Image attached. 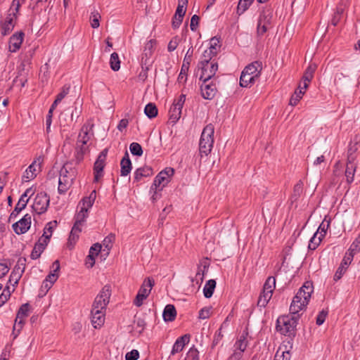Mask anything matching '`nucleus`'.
<instances>
[{
	"label": "nucleus",
	"mask_w": 360,
	"mask_h": 360,
	"mask_svg": "<svg viewBox=\"0 0 360 360\" xmlns=\"http://www.w3.org/2000/svg\"><path fill=\"white\" fill-rule=\"evenodd\" d=\"M316 69V64H310L307 70H305L302 79L304 80V89H306L309 85V83L311 80L314 76V73Z\"/></svg>",
	"instance_id": "nucleus-30"
},
{
	"label": "nucleus",
	"mask_w": 360,
	"mask_h": 360,
	"mask_svg": "<svg viewBox=\"0 0 360 360\" xmlns=\"http://www.w3.org/2000/svg\"><path fill=\"white\" fill-rule=\"evenodd\" d=\"M358 150L357 148V142L352 144V143L349 146L348 151H347V160L348 161H355L356 158V152Z\"/></svg>",
	"instance_id": "nucleus-44"
},
{
	"label": "nucleus",
	"mask_w": 360,
	"mask_h": 360,
	"mask_svg": "<svg viewBox=\"0 0 360 360\" xmlns=\"http://www.w3.org/2000/svg\"><path fill=\"white\" fill-rule=\"evenodd\" d=\"M179 39L177 37L172 38L168 44V51L170 52L174 51L179 44Z\"/></svg>",
	"instance_id": "nucleus-62"
},
{
	"label": "nucleus",
	"mask_w": 360,
	"mask_h": 360,
	"mask_svg": "<svg viewBox=\"0 0 360 360\" xmlns=\"http://www.w3.org/2000/svg\"><path fill=\"white\" fill-rule=\"evenodd\" d=\"M115 239V236L113 233H110L108 236H106L103 240V245L106 249V255H108L110 250L112 247V243H114Z\"/></svg>",
	"instance_id": "nucleus-38"
},
{
	"label": "nucleus",
	"mask_w": 360,
	"mask_h": 360,
	"mask_svg": "<svg viewBox=\"0 0 360 360\" xmlns=\"http://www.w3.org/2000/svg\"><path fill=\"white\" fill-rule=\"evenodd\" d=\"M26 266V258L25 257H20L18 259L17 264L14 266L12 271L16 273L18 275H22L25 271Z\"/></svg>",
	"instance_id": "nucleus-36"
},
{
	"label": "nucleus",
	"mask_w": 360,
	"mask_h": 360,
	"mask_svg": "<svg viewBox=\"0 0 360 360\" xmlns=\"http://www.w3.org/2000/svg\"><path fill=\"white\" fill-rule=\"evenodd\" d=\"M120 166H121V170H120L121 176H127L131 170V162L129 159V153L127 151L125 152V154L120 162Z\"/></svg>",
	"instance_id": "nucleus-25"
},
{
	"label": "nucleus",
	"mask_w": 360,
	"mask_h": 360,
	"mask_svg": "<svg viewBox=\"0 0 360 360\" xmlns=\"http://www.w3.org/2000/svg\"><path fill=\"white\" fill-rule=\"evenodd\" d=\"M144 112L149 118H153L158 115V108L154 103H150L146 105Z\"/></svg>",
	"instance_id": "nucleus-41"
},
{
	"label": "nucleus",
	"mask_w": 360,
	"mask_h": 360,
	"mask_svg": "<svg viewBox=\"0 0 360 360\" xmlns=\"http://www.w3.org/2000/svg\"><path fill=\"white\" fill-rule=\"evenodd\" d=\"M202 96L205 99H212L217 94V89L216 84L212 82L202 81L200 86Z\"/></svg>",
	"instance_id": "nucleus-18"
},
{
	"label": "nucleus",
	"mask_w": 360,
	"mask_h": 360,
	"mask_svg": "<svg viewBox=\"0 0 360 360\" xmlns=\"http://www.w3.org/2000/svg\"><path fill=\"white\" fill-rule=\"evenodd\" d=\"M154 280L150 277H148L144 279L139 292L148 297L151 292L153 287L154 286Z\"/></svg>",
	"instance_id": "nucleus-28"
},
{
	"label": "nucleus",
	"mask_w": 360,
	"mask_h": 360,
	"mask_svg": "<svg viewBox=\"0 0 360 360\" xmlns=\"http://www.w3.org/2000/svg\"><path fill=\"white\" fill-rule=\"evenodd\" d=\"M21 276H22L21 275H18L16 273L12 271L10 275L8 282L11 284H12L13 286L14 287L15 285H16L18 283V281L20 279Z\"/></svg>",
	"instance_id": "nucleus-61"
},
{
	"label": "nucleus",
	"mask_w": 360,
	"mask_h": 360,
	"mask_svg": "<svg viewBox=\"0 0 360 360\" xmlns=\"http://www.w3.org/2000/svg\"><path fill=\"white\" fill-rule=\"evenodd\" d=\"M131 153L137 156H141L143 154L141 146L138 143H132L129 146Z\"/></svg>",
	"instance_id": "nucleus-49"
},
{
	"label": "nucleus",
	"mask_w": 360,
	"mask_h": 360,
	"mask_svg": "<svg viewBox=\"0 0 360 360\" xmlns=\"http://www.w3.org/2000/svg\"><path fill=\"white\" fill-rule=\"evenodd\" d=\"M86 213L85 212V210L81 209L79 212L77 213V214L75 217V222L83 225V223L85 221V219L86 218Z\"/></svg>",
	"instance_id": "nucleus-55"
},
{
	"label": "nucleus",
	"mask_w": 360,
	"mask_h": 360,
	"mask_svg": "<svg viewBox=\"0 0 360 360\" xmlns=\"http://www.w3.org/2000/svg\"><path fill=\"white\" fill-rule=\"evenodd\" d=\"M139 356V352L136 349H133L132 351L127 353L125 359L126 360H137Z\"/></svg>",
	"instance_id": "nucleus-64"
},
{
	"label": "nucleus",
	"mask_w": 360,
	"mask_h": 360,
	"mask_svg": "<svg viewBox=\"0 0 360 360\" xmlns=\"http://www.w3.org/2000/svg\"><path fill=\"white\" fill-rule=\"evenodd\" d=\"M163 319L165 321H172L176 316V311L174 305L167 304L163 311Z\"/></svg>",
	"instance_id": "nucleus-31"
},
{
	"label": "nucleus",
	"mask_w": 360,
	"mask_h": 360,
	"mask_svg": "<svg viewBox=\"0 0 360 360\" xmlns=\"http://www.w3.org/2000/svg\"><path fill=\"white\" fill-rule=\"evenodd\" d=\"M17 18L15 13H9L3 22L0 20V25H1V34L2 36L8 34L14 28L15 20Z\"/></svg>",
	"instance_id": "nucleus-17"
},
{
	"label": "nucleus",
	"mask_w": 360,
	"mask_h": 360,
	"mask_svg": "<svg viewBox=\"0 0 360 360\" xmlns=\"http://www.w3.org/2000/svg\"><path fill=\"white\" fill-rule=\"evenodd\" d=\"M276 285V279L273 276H269L263 287V291L259 297L257 305L264 307L272 297V294Z\"/></svg>",
	"instance_id": "nucleus-6"
},
{
	"label": "nucleus",
	"mask_w": 360,
	"mask_h": 360,
	"mask_svg": "<svg viewBox=\"0 0 360 360\" xmlns=\"http://www.w3.org/2000/svg\"><path fill=\"white\" fill-rule=\"evenodd\" d=\"M273 17V8L265 7L261 12L257 23V34L263 35L271 27Z\"/></svg>",
	"instance_id": "nucleus-5"
},
{
	"label": "nucleus",
	"mask_w": 360,
	"mask_h": 360,
	"mask_svg": "<svg viewBox=\"0 0 360 360\" xmlns=\"http://www.w3.org/2000/svg\"><path fill=\"white\" fill-rule=\"evenodd\" d=\"M313 292L314 287L312 283L305 282L293 297L290 306V311L292 315H299V311L305 309Z\"/></svg>",
	"instance_id": "nucleus-1"
},
{
	"label": "nucleus",
	"mask_w": 360,
	"mask_h": 360,
	"mask_svg": "<svg viewBox=\"0 0 360 360\" xmlns=\"http://www.w3.org/2000/svg\"><path fill=\"white\" fill-rule=\"evenodd\" d=\"M153 169L149 166L138 168L134 172V181H139L142 177L150 176L153 175Z\"/></svg>",
	"instance_id": "nucleus-29"
},
{
	"label": "nucleus",
	"mask_w": 360,
	"mask_h": 360,
	"mask_svg": "<svg viewBox=\"0 0 360 360\" xmlns=\"http://www.w3.org/2000/svg\"><path fill=\"white\" fill-rule=\"evenodd\" d=\"M108 149L105 148L99 154L96 161L94 163V182H98L100 179L103 176V168L105 165V160L108 153Z\"/></svg>",
	"instance_id": "nucleus-11"
},
{
	"label": "nucleus",
	"mask_w": 360,
	"mask_h": 360,
	"mask_svg": "<svg viewBox=\"0 0 360 360\" xmlns=\"http://www.w3.org/2000/svg\"><path fill=\"white\" fill-rule=\"evenodd\" d=\"M181 114V109L173 105L170 108V110H169L170 121L172 123H176L177 122V120H179V119L180 118Z\"/></svg>",
	"instance_id": "nucleus-37"
},
{
	"label": "nucleus",
	"mask_w": 360,
	"mask_h": 360,
	"mask_svg": "<svg viewBox=\"0 0 360 360\" xmlns=\"http://www.w3.org/2000/svg\"><path fill=\"white\" fill-rule=\"evenodd\" d=\"M86 150V148L84 146H82L81 144H79V147L77 146L75 154V161L77 164H79L83 160Z\"/></svg>",
	"instance_id": "nucleus-47"
},
{
	"label": "nucleus",
	"mask_w": 360,
	"mask_h": 360,
	"mask_svg": "<svg viewBox=\"0 0 360 360\" xmlns=\"http://www.w3.org/2000/svg\"><path fill=\"white\" fill-rule=\"evenodd\" d=\"M192 56L193 49L192 47H191L187 51L186 56L184 57L183 65L181 66V70L178 77L179 81H181L185 76H186L187 72L189 69L190 63L192 60Z\"/></svg>",
	"instance_id": "nucleus-20"
},
{
	"label": "nucleus",
	"mask_w": 360,
	"mask_h": 360,
	"mask_svg": "<svg viewBox=\"0 0 360 360\" xmlns=\"http://www.w3.org/2000/svg\"><path fill=\"white\" fill-rule=\"evenodd\" d=\"M24 32L22 31L15 32L9 39V51L16 52L21 46L24 39Z\"/></svg>",
	"instance_id": "nucleus-19"
},
{
	"label": "nucleus",
	"mask_w": 360,
	"mask_h": 360,
	"mask_svg": "<svg viewBox=\"0 0 360 360\" xmlns=\"http://www.w3.org/2000/svg\"><path fill=\"white\" fill-rule=\"evenodd\" d=\"M110 68L114 71H117L120 68V60L118 54L115 52L112 53L110 59Z\"/></svg>",
	"instance_id": "nucleus-40"
},
{
	"label": "nucleus",
	"mask_w": 360,
	"mask_h": 360,
	"mask_svg": "<svg viewBox=\"0 0 360 360\" xmlns=\"http://www.w3.org/2000/svg\"><path fill=\"white\" fill-rule=\"evenodd\" d=\"M200 21V17L197 15H193L191 19V30L192 31H195L197 29V27L198 26Z\"/></svg>",
	"instance_id": "nucleus-63"
},
{
	"label": "nucleus",
	"mask_w": 360,
	"mask_h": 360,
	"mask_svg": "<svg viewBox=\"0 0 360 360\" xmlns=\"http://www.w3.org/2000/svg\"><path fill=\"white\" fill-rule=\"evenodd\" d=\"M214 127L212 124H207L202 130L199 143V151L201 155L207 156L213 147Z\"/></svg>",
	"instance_id": "nucleus-3"
},
{
	"label": "nucleus",
	"mask_w": 360,
	"mask_h": 360,
	"mask_svg": "<svg viewBox=\"0 0 360 360\" xmlns=\"http://www.w3.org/2000/svg\"><path fill=\"white\" fill-rule=\"evenodd\" d=\"M30 310V305L29 304L26 303L22 304L16 316V319L15 321V324L13 326V332L15 330L18 331V333L20 331V330L22 328V326L24 324V318L28 316V312Z\"/></svg>",
	"instance_id": "nucleus-14"
},
{
	"label": "nucleus",
	"mask_w": 360,
	"mask_h": 360,
	"mask_svg": "<svg viewBox=\"0 0 360 360\" xmlns=\"http://www.w3.org/2000/svg\"><path fill=\"white\" fill-rule=\"evenodd\" d=\"M303 191V182L302 181H299L294 186L293 189V197L297 199L299 198L302 193Z\"/></svg>",
	"instance_id": "nucleus-50"
},
{
	"label": "nucleus",
	"mask_w": 360,
	"mask_h": 360,
	"mask_svg": "<svg viewBox=\"0 0 360 360\" xmlns=\"http://www.w3.org/2000/svg\"><path fill=\"white\" fill-rule=\"evenodd\" d=\"M94 124H84L81 129V132L79 134L77 145L79 147V144L85 146L90 139L89 132L92 129Z\"/></svg>",
	"instance_id": "nucleus-23"
},
{
	"label": "nucleus",
	"mask_w": 360,
	"mask_h": 360,
	"mask_svg": "<svg viewBox=\"0 0 360 360\" xmlns=\"http://www.w3.org/2000/svg\"><path fill=\"white\" fill-rule=\"evenodd\" d=\"M252 3L247 0H240L237 7V13L238 15L243 13Z\"/></svg>",
	"instance_id": "nucleus-46"
},
{
	"label": "nucleus",
	"mask_w": 360,
	"mask_h": 360,
	"mask_svg": "<svg viewBox=\"0 0 360 360\" xmlns=\"http://www.w3.org/2000/svg\"><path fill=\"white\" fill-rule=\"evenodd\" d=\"M105 311H98V309H96V311L94 309L91 310V323L95 328L103 325L105 322Z\"/></svg>",
	"instance_id": "nucleus-21"
},
{
	"label": "nucleus",
	"mask_w": 360,
	"mask_h": 360,
	"mask_svg": "<svg viewBox=\"0 0 360 360\" xmlns=\"http://www.w3.org/2000/svg\"><path fill=\"white\" fill-rule=\"evenodd\" d=\"M300 318V315H292L281 316L277 319L276 329L285 335H291L294 333L297 321Z\"/></svg>",
	"instance_id": "nucleus-4"
},
{
	"label": "nucleus",
	"mask_w": 360,
	"mask_h": 360,
	"mask_svg": "<svg viewBox=\"0 0 360 360\" xmlns=\"http://www.w3.org/2000/svg\"><path fill=\"white\" fill-rule=\"evenodd\" d=\"M216 287V281L213 279L209 280L203 288L204 296L210 298L212 296L214 288Z\"/></svg>",
	"instance_id": "nucleus-35"
},
{
	"label": "nucleus",
	"mask_w": 360,
	"mask_h": 360,
	"mask_svg": "<svg viewBox=\"0 0 360 360\" xmlns=\"http://www.w3.org/2000/svg\"><path fill=\"white\" fill-rule=\"evenodd\" d=\"M174 173V170L171 167H167L161 171L155 177L152 188L154 186L157 189L162 185V187L160 188V190H162L169 182L170 178L173 176Z\"/></svg>",
	"instance_id": "nucleus-10"
},
{
	"label": "nucleus",
	"mask_w": 360,
	"mask_h": 360,
	"mask_svg": "<svg viewBox=\"0 0 360 360\" xmlns=\"http://www.w3.org/2000/svg\"><path fill=\"white\" fill-rule=\"evenodd\" d=\"M49 202L50 198L45 192L39 193L34 198L32 209L38 214L44 213L49 205Z\"/></svg>",
	"instance_id": "nucleus-9"
},
{
	"label": "nucleus",
	"mask_w": 360,
	"mask_h": 360,
	"mask_svg": "<svg viewBox=\"0 0 360 360\" xmlns=\"http://www.w3.org/2000/svg\"><path fill=\"white\" fill-rule=\"evenodd\" d=\"M156 41L150 39L148 41L144 47L143 53L141 57V63L146 65H150L152 63L151 56L153 53Z\"/></svg>",
	"instance_id": "nucleus-16"
},
{
	"label": "nucleus",
	"mask_w": 360,
	"mask_h": 360,
	"mask_svg": "<svg viewBox=\"0 0 360 360\" xmlns=\"http://www.w3.org/2000/svg\"><path fill=\"white\" fill-rule=\"evenodd\" d=\"M150 65H143L142 63H141V71L140 72L139 75V79L140 80H141L142 82H145L148 77V71L149 70V67Z\"/></svg>",
	"instance_id": "nucleus-53"
},
{
	"label": "nucleus",
	"mask_w": 360,
	"mask_h": 360,
	"mask_svg": "<svg viewBox=\"0 0 360 360\" xmlns=\"http://www.w3.org/2000/svg\"><path fill=\"white\" fill-rule=\"evenodd\" d=\"M185 360H198V351L197 349L192 347L186 354Z\"/></svg>",
	"instance_id": "nucleus-51"
},
{
	"label": "nucleus",
	"mask_w": 360,
	"mask_h": 360,
	"mask_svg": "<svg viewBox=\"0 0 360 360\" xmlns=\"http://www.w3.org/2000/svg\"><path fill=\"white\" fill-rule=\"evenodd\" d=\"M43 162L41 157L37 158L25 170L22 179L23 181H29L37 176Z\"/></svg>",
	"instance_id": "nucleus-13"
},
{
	"label": "nucleus",
	"mask_w": 360,
	"mask_h": 360,
	"mask_svg": "<svg viewBox=\"0 0 360 360\" xmlns=\"http://www.w3.org/2000/svg\"><path fill=\"white\" fill-rule=\"evenodd\" d=\"M101 18V16L100 13L97 11H94L91 12L89 20L91 23V26L93 28H98L100 25V20Z\"/></svg>",
	"instance_id": "nucleus-42"
},
{
	"label": "nucleus",
	"mask_w": 360,
	"mask_h": 360,
	"mask_svg": "<svg viewBox=\"0 0 360 360\" xmlns=\"http://www.w3.org/2000/svg\"><path fill=\"white\" fill-rule=\"evenodd\" d=\"M34 194V191L32 188H27L25 192L21 195L18 202L17 203L14 212H16L18 214L21 210H22L27 205L29 198L28 195L31 196Z\"/></svg>",
	"instance_id": "nucleus-22"
},
{
	"label": "nucleus",
	"mask_w": 360,
	"mask_h": 360,
	"mask_svg": "<svg viewBox=\"0 0 360 360\" xmlns=\"http://www.w3.org/2000/svg\"><path fill=\"white\" fill-rule=\"evenodd\" d=\"M299 91L295 90L294 94L291 96L290 99V105L295 106L297 104L299 101L302 98V95L304 94V91H303L304 87L301 88L300 86L298 87Z\"/></svg>",
	"instance_id": "nucleus-39"
},
{
	"label": "nucleus",
	"mask_w": 360,
	"mask_h": 360,
	"mask_svg": "<svg viewBox=\"0 0 360 360\" xmlns=\"http://www.w3.org/2000/svg\"><path fill=\"white\" fill-rule=\"evenodd\" d=\"M190 335L186 334L180 338H179L172 348V354H174L176 353L180 352L184 349V346L186 343L189 342Z\"/></svg>",
	"instance_id": "nucleus-26"
},
{
	"label": "nucleus",
	"mask_w": 360,
	"mask_h": 360,
	"mask_svg": "<svg viewBox=\"0 0 360 360\" xmlns=\"http://www.w3.org/2000/svg\"><path fill=\"white\" fill-rule=\"evenodd\" d=\"M248 335V333L247 332L243 331L236 342L234 345L235 350L231 356L234 360H239L241 358L242 352L246 349L248 344L247 340Z\"/></svg>",
	"instance_id": "nucleus-12"
},
{
	"label": "nucleus",
	"mask_w": 360,
	"mask_h": 360,
	"mask_svg": "<svg viewBox=\"0 0 360 360\" xmlns=\"http://www.w3.org/2000/svg\"><path fill=\"white\" fill-rule=\"evenodd\" d=\"M31 226V216L29 214H25L20 220L13 224V228L15 233L20 235L25 233L28 231Z\"/></svg>",
	"instance_id": "nucleus-15"
},
{
	"label": "nucleus",
	"mask_w": 360,
	"mask_h": 360,
	"mask_svg": "<svg viewBox=\"0 0 360 360\" xmlns=\"http://www.w3.org/2000/svg\"><path fill=\"white\" fill-rule=\"evenodd\" d=\"M348 251H351L354 253H356L360 251V234L357 236V238L352 243Z\"/></svg>",
	"instance_id": "nucleus-54"
},
{
	"label": "nucleus",
	"mask_w": 360,
	"mask_h": 360,
	"mask_svg": "<svg viewBox=\"0 0 360 360\" xmlns=\"http://www.w3.org/2000/svg\"><path fill=\"white\" fill-rule=\"evenodd\" d=\"M328 314V309H323L316 317V323L318 326L322 325Z\"/></svg>",
	"instance_id": "nucleus-52"
},
{
	"label": "nucleus",
	"mask_w": 360,
	"mask_h": 360,
	"mask_svg": "<svg viewBox=\"0 0 360 360\" xmlns=\"http://www.w3.org/2000/svg\"><path fill=\"white\" fill-rule=\"evenodd\" d=\"M257 79L253 75L247 74L244 70L241 73L240 78V85L243 87H247L249 84H254Z\"/></svg>",
	"instance_id": "nucleus-34"
},
{
	"label": "nucleus",
	"mask_w": 360,
	"mask_h": 360,
	"mask_svg": "<svg viewBox=\"0 0 360 360\" xmlns=\"http://www.w3.org/2000/svg\"><path fill=\"white\" fill-rule=\"evenodd\" d=\"M212 313V307H204L199 312V319H205L210 317Z\"/></svg>",
	"instance_id": "nucleus-56"
},
{
	"label": "nucleus",
	"mask_w": 360,
	"mask_h": 360,
	"mask_svg": "<svg viewBox=\"0 0 360 360\" xmlns=\"http://www.w3.org/2000/svg\"><path fill=\"white\" fill-rule=\"evenodd\" d=\"M14 290L13 288L12 292ZM11 295V290H10L9 286H6V288L3 290L2 293L0 295V307H2L10 298Z\"/></svg>",
	"instance_id": "nucleus-45"
},
{
	"label": "nucleus",
	"mask_w": 360,
	"mask_h": 360,
	"mask_svg": "<svg viewBox=\"0 0 360 360\" xmlns=\"http://www.w3.org/2000/svg\"><path fill=\"white\" fill-rule=\"evenodd\" d=\"M356 166L354 164V161H348L347 162V166L345 169V176L347 178V181L348 183H352L354 180V173L356 172Z\"/></svg>",
	"instance_id": "nucleus-32"
},
{
	"label": "nucleus",
	"mask_w": 360,
	"mask_h": 360,
	"mask_svg": "<svg viewBox=\"0 0 360 360\" xmlns=\"http://www.w3.org/2000/svg\"><path fill=\"white\" fill-rule=\"evenodd\" d=\"M110 287L108 285H105L99 294L96 297L94 302L92 304L91 309L96 311L98 309V311H105L106 307L109 303V300L110 297Z\"/></svg>",
	"instance_id": "nucleus-8"
},
{
	"label": "nucleus",
	"mask_w": 360,
	"mask_h": 360,
	"mask_svg": "<svg viewBox=\"0 0 360 360\" xmlns=\"http://www.w3.org/2000/svg\"><path fill=\"white\" fill-rule=\"evenodd\" d=\"M198 68L201 70L200 79L202 81H210L218 70V63L217 62L200 60L198 63Z\"/></svg>",
	"instance_id": "nucleus-7"
},
{
	"label": "nucleus",
	"mask_w": 360,
	"mask_h": 360,
	"mask_svg": "<svg viewBox=\"0 0 360 360\" xmlns=\"http://www.w3.org/2000/svg\"><path fill=\"white\" fill-rule=\"evenodd\" d=\"M212 52V51L210 50H205L202 54V58L200 60H207L208 62H216L215 60H212V58L215 56Z\"/></svg>",
	"instance_id": "nucleus-60"
},
{
	"label": "nucleus",
	"mask_w": 360,
	"mask_h": 360,
	"mask_svg": "<svg viewBox=\"0 0 360 360\" xmlns=\"http://www.w3.org/2000/svg\"><path fill=\"white\" fill-rule=\"evenodd\" d=\"M262 70V64L259 61H255L247 65L243 70L245 72L253 75L255 78L258 79Z\"/></svg>",
	"instance_id": "nucleus-24"
},
{
	"label": "nucleus",
	"mask_w": 360,
	"mask_h": 360,
	"mask_svg": "<svg viewBox=\"0 0 360 360\" xmlns=\"http://www.w3.org/2000/svg\"><path fill=\"white\" fill-rule=\"evenodd\" d=\"M76 176L77 170L72 163L65 162L60 171L58 192L60 194L65 193L70 188Z\"/></svg>",
	"instance_id": "nucleus-2"
},
{
	"label": "nucleus",
	"mask_w": 360,
	"mask_h": 360,
	"mask_svg": "<svg viewBox=\"0 0 360 360\" xmlns=\"http://www.w3.org/2000/svg\"><path fill=\"white\" fill-rule=\"evenodd\" d=\"M356 253L353 252H351V251H348L347 253H346V255L345 256L341 264H343V266H345V267L347 268L348 265L351 263V262L352 261L353 259V257H354V255H355Z\"/></svg>",
	"instance_id": "nucleus-57"
},
{
	"label": "nucleus",
	"mask_w": 360,
	"mask_h": 360,
	"mask_svg": "<svg viewBox=\"0 0 360 360\" xmlns=\"http://www.w3.org/2000/svg\"><path fill=\"white\" fill-rule=\"evenodd\" d=\"M46 248V243L44 242L43 244L41 243V240H39L37 243H36L32 253H31V258L32 259H38L41 253L44 252V250Z\"/></svg>",
	"instance_id": "nucleus-33"
},
{
	"label": "nucleus",
	"mask_w": 360,
	"mask_h": 360,
	"mask_svg": "<svg viewBox=\"0 0 360 360\" xmlns=\"http://www.w3.org/2000/svg\"><path fill=\"white\" fill-rule=\"evenodd\" d=\"M82 224L78 223L74 224L68 238V243L69 247H72L77 242V239L79 238V233L82 231Z\"/></svg>",
	"instance_id": "nucleus-27"
},
{
	"label": "nucleus",
	"mask_w": 360,
	"mask_h": 360,
	"mask_svg": "<svg viewBox=\"0 0 360 360\" xmlns=\"http://www.w3.org/2000/svg\"><path fill=\"white\" fill-rule=\"evenodd\" d=\"M346 269H347V267L343 266V264H341L335 274L334 280L335 281L340 280L342 278V275L346 271Z\"/></svg>",
	"instance_id": "nucleus-59"
},
{
	"label": "nucleus",
	"mask_w": 360,
	"mask_h": 360,
	"mask_svg": "<svg viewBox=\"0 0 360 360\" xmlns=\"http://www.w3.org/2000/svg\"><path fill=\"white\" fill-rule=\"evenodd\" d=\"M317 234L318 232L315 233L314 236L311 238L308 246L309 250H315L320 244L322 238L324 236V234L321 233V235L319 237H316Z\"/></svg>",
	"instance_id": "nucleus-43"
},
{
	"label": "nucleus",
	"mask_w": 360,
	"mask_h": 360,
	"mask_svg": "<svg viewBox=\"0 0 360 360\" xmlns=\"http://www.w3.org/2000/svg\"><path fill=\"white\" fill-rule=\"evenodd\" d=\"M220 48L219 39L216 37H212L210 39V46L209 47L210 51H212L214 55H217L219 49Z\"/></svg>",
	"instance_id": "nucleus-48"
},
{
	"label": "nucleus",
	"mask_w": 360,
	"mask_h": 360,
	"mask_svg": "<svg viewBox=\"0 0 360 360\" xmlns=\"http://www.w3.org/2000/svg\"><path fill=\"white\" fill-rule=\"evenodd\" d=\"M147 297L141 294V292H138L136 297L134 300V304L138 307L142 306L143 303V300H146Z\"/></svg>",
	"instance_id": "nucleus-58"
}]
</instances>
